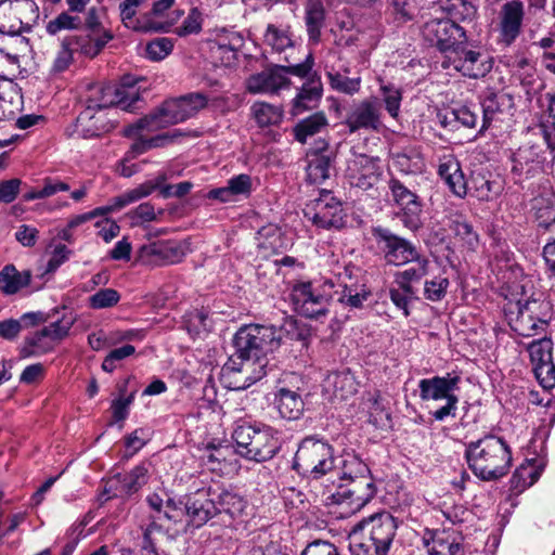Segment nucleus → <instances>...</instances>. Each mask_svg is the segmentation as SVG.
Returning <instances> with one entry per match:
<instances>
[{
  "label": "nucleus",
  "instance_id": "nucleus-1",
  "mask_svg": "<svg viewBox=\"0 0 555 555\" xmlns=\"http://www.w3.org/2000/svg\"><path fill=\"white\" fill-rule=\"evenodd\" d=\"M282 345L281 330L274 326L249 324L233 337L235 352L221 369L224 386L243 390L260 380L278 366L275 353Z\"/></svg>",
  "mask_w": 555,
  "mask_h": 555
},
{
  "label": "nucleus",
  "instance_id": "nucleus-2",
  "mask_svg": "<svg viewBox=\"0 0 555 555\" xmlns=\"http://www.w3.org/2000/svg\"><path fill=\"white\" fill-rule=\"evenodd\" d=\"M422 36L429 46L441 52L443 69H453L477 79L492 68V61L487 54L467 48L466 30L451 18L427 21L422 27Z\"/></svg>",
  "mask_w": 555,
  "mask_h": 555
},
{
  "label": "nucleus",
  "instance_id": "nucleus-3",
  "mask_svg": "<svg viewBox=\"0 0 555 555\" xmlns=\"http://www.w3.org/2000/svg\"><path fill=\"white\" fill-rule=\"evenodd\" d=\"M465 459L473 474L482 481H496L506 476L513 460L507 442L494 435L467 443Z\"/></svg>",
  "mask_w": 555,
  "mask_h": 555
},
{
  "label": "nucleus",
  "instance_id": "nucleus-4",
  "mask_svg": "<svg viewBox=\"0 0 555 555\" xmlns=\"http://www.w3.org/2000/svg\"><path fill=\"white\" fill-rule=\"evenodd\" d=\"M207 103V96L201 92H192L179 98L168 99L151 114L141 118L134 125L125 128L122 133L126 137H130L143 129L155 131L183 122L206 107Z\"/></svg>",
  "mask_w": 555,
  "mask_h": 555
},
{
  "label": "nucleus",
  "instance_id": "nucleus-5",
  "mask_svg": "<svg viewBox=\"0 0 555 555\" xmlns=\"http://www.w3.org/2000/svg\"><path fill=\"white\" fill-rule=\"evenodd\" d=\"M232 439L238 455L257 463L273 459L282 446L279 431L264 424H236Z\"/></svg>",
  "mask_w": 555,
  "mask_h": 555
},
{
  "label": "nucleus",
  "instance_id": "nucleus-6",
  "mask_svg": "<svg viewBox=\"0 0 555 555\" xmlns=\"http://www.w3.org/2000/svg\"><path fill=\"white\" fill-rule=\"evenodd\" d=\"M193 517L198 525H205L215 516H221L222 521L242 517L247 508V501L238 493L227 489H201L195 492L191 503Z\"/></svg>",
  "mask_w": 555,
  "mask_h": 555
},
{
  "label": "nucleus",
  "instance_id": "nucleus-7",
  "mask_svg": "<svg viewBox=\"0 0 555 555\" xmlns=\"http://www.w3.org/2000/svg\"><path fill=\"white\" fill-rule=\"evenodd\" d=\"M293 468L304 477L319 479L335 468L333 447L315 436L304 438L295 453Z\"/></svg>",
  "mask_w": 555,
  "mask_h": 555
},
{
  "label": "nucleus",
  "instance_id": "nucleus-8",
  "mask_svg": "<svg viewBox=\"0 0 555 555\" xmlns=\"http://www.w3.org/2000/svg\"><path fill=\"white\" fill-rule=\"evenodd\" d=\"M313 56L308 53L298 64L274 65L261 73L250 76L247 80V90L250 93H275L280 89L288 88L289 75L299 78L308 77L313 67Z\"/></svg>",
  "mask_w": 555,
  "mask_h": 555
},
{
  "label": "nucleus",
  "instance_id": "nucleus-9",
  "mask_svg": "<svg viewBox=\"0 0 555 555\" xmlns=\"http://www.w3.org/2000/svg\"><path fill=\"white\" fill-rule=\"evenodd\" d=\"M140 100L139 88L128 79L121 85H93L88 89L85 102L89 109H115L132 112Z\"/></svg>",
  "mask_w": 555,
  "mask_h": 555
},
{
  "label": "nucleus",
  "instance_id": "nucleus-10",
  "mask_svg": "<svg viewBox=\"0 0 555 555\" xmlns=\"http://www.w3.org/2000/svg\"><path fill=\"white\" fill-rule=\"evenodd\" d=\"M460 380L461 377L454 373L420 380V397L423 401L446 400L444 405L431 412L436 421L443 422L448 417H455L459 397L454 391L459 388Z\"/></svg>",
  "mask_w": 555,
  "mask_h": 555
},
{
  "label": "nucleus",
  "instance_id": "nucleus-11",
  "mask_svg": "<svg viewBox=\"0 0 555 555\" xmlns=\"http://www.w3.org/2000/svg\"><path fill=\"white\" fill-rule=\"evenodd\" d=\"M39 18L38 5L33 0L0 2V33L20 35L28 31L30 24Z\"/></svg>",
  "mask_w": 555,
  "mask_h": 555
},
{
  "label": "nucleus",
  "instance_id": "nucleus-12",
  "mask_svg": "<svg viewBox=\"0 0 555 555\" xmlns=\"http://www.w3.org/2000/svg\"><path fill=\"white\" fill-rule=\"evenodd\" d=\"M388 189L395 205L400 208L397 216L404 228L412 232L420 230L423 225V204L420 196L396 177L389 179Z\"/></svg>",
  "mask_w": 555,
  "mask_h": 555
},
{
  "label": "nucleus",
  "instance_id": "nucleus-13",
  "mask_svg": "<svg viewBox=\"0 0 555 555\" xmlns=\"http://www.w3.org/2000/svg\"><path fill=\"white\" fill-rule=\"evenodd\" d=\"M291 299L297 313L317 319L328 312L331 295L312 282H299L293 286Z\"/></svg>",
  "mask_w": 555,
  "mask_h": 555
},
{
  "label": "nucleus",
  "instance_id": "nucleus-14",
  "mask_svg": "<svg viewBox=\"0 0 555 555\" xmlns=\"http://www.w3.org/2000/svg\"><path fill=\"white\" fill-rule=\"evenodd\" d=\"M372 234L387 263L403 266L417 258L418 250L408 240L392 233L384 227H375Z\"/></svg>",
  "mask_w": 555,
  "mask_h": 555
},
{
  "label": "nucleus",
  "instance_id": "nucleus-15",
  "mask_svg": "<svg viewBox=\"0 0 555 555\" xmlns=\"http://www.w3.org/2000/svg\"><path fill=\"white\" fill-rule=\"evenodd\" d=\"M376 493V486L372 476L341 482L330 499L333 504L346 505L348 512L354 513L365 506Z\"/></svg>",
  "mask_w": 555,
  "mask_h": 555
},
{
  "label": "nucleus",
  "instance_id": "nucleus-16",
  "mask_svg": "<svg viewBox=\"0 0 555 555\" xmlns=\"http://www.w3.org/2000/svg\"><path fill=\"white\" fill-rule=\"evenodd\" d=\"M117 124V109L85 108L76 118L75 132L83 139L98 138L111 132Z\"/></svg>",
  "mask_w": 555,
  "mask_h": 555
},
{
  "label": "nucleus",
  "instance_id": "nucleus-17",
  "mask_svg": "<svg viewBox=\"0 0 555 555\" xmlns=\"http://www.w3.org/2000/svg\"><path fill=\"white\" fill-rule=\"evenodd\" d=\"M305 216L322 229H339L344 225L343 206L331 193L322 194L312 205L307 206Z\"/></svg>",
  "mask_w": 555,
  "mask_h": 555
},
{
  "label": "nucleus",
  "instance_id": "nucleus-18",
  "mask_svg": "<svg viewBox=\"0 0 555 555\" xmlns=\"http://www.w3.org/2000/svg\"><path fill=\"white\" fill-rule=\"evenodd\" d=\"M344 124L349 133L359 130L377 131L382 127V105L377 99H366L353 104Z\"/></svg>",
  "mask_w": 555,
  "mask_h": 555
},
{
  "label": "nucleus",
  "instance_id": "nucleus-19",
  "mask_svg": "<svg viewBox=\"0 0 555 555\" xmlns=\"http://www.w3.org/2000/svg\"><path fill=\"white\" fill-rule=\"evenodd\" d=\"M147 467L141 464L127 474H116L106 481L104 493L107 499L129 496L147 482Z\"/></svg>",
  "mask_w": 555,
  "mask_h": 555
},
{
  "label": "nucleus",
  "instance_id": "nucleus-20",
  "mask_svg": "<svg viewBox=\"0 0 555 555\" xmlns=\"http://www.w3.org/2000/svg\"><path fill=\"white\" fill-rule=\"evenodd\" d=\"M185 249L180 242L164 241L144 245L140 250L141 260L150 266H167L180 262Z\"/></svg>",
  "mask_w": 555,
  "mask_h": 555
},
{
  "label": "nucleus",
  "instance_id": "nucleus-21",
  "mask_svg": "<svg viewBox=\"0 0 555 555\" xmlns=\"http://www.w3.org/2000/svg\"><path fill=\"white\" fill-rule=\"evenodd\" d=\"M351 184L362 190L373 188L383 173L379 157L358 155L348 168Z\"/></svg>",
  "mask_w": 555,
  "mask_h": 555
},
{
  "label": "nucleus",
  "instance_id": "nucleus-22",
  "mask_svg": "<svg viewBox=\"0 0 555 555\" xmlns=\"http://www.w3.org/2000/svg\"><path fill=\"white\" fill-rule=\"evenodd\" d=\"M166 179V175H159L154 181H146L139 186L125 192L124 194L113 198V203L111 205L98 207L92 211H89V215H91V219H93L95 217L104 216L108 212L121 209L131 203L149 196L153 191L159 189Z\"/></svg>",
  "mask_w": 555,
  "mask_h": 555
},
{
  "label": "nucleus",
  "instance_id": "nucleus-23",
  "mask_svg": "<svg viewBox=\"0 0 555 555\" xmlns=\"http://www.w3.org/2000/svg\"><path fill=\"white\" fill-rule=\"evenodd\" d=\"M361 525L387 553L396 535L398 524L389 512H380L363 519Z\"/></svg>",
  "mask_w": 555,
  "mask_h": 555
},
{
  "label": "nucleus",
  "instance_id": "nucleus-24",
  "mask_svg": "<svg viewBox=\"0 0 555 555\" xmlns=\"http://www.w3.org/2000/svg\"><path fill=\"white\" fill-rule=\"evenodd\" d=\"M524 20V4L512 0L502 5L500 12V40L506 46L512 44L519 36Z\"/></svg>",
  "mask_w": 555,
  "mask_h": 555
},
{
  "label": "nucleus",
  "instance_id": "nucleus-25",
  "mask_svg": "<svg viewBox=\"0 0 555 555\" xmlns=\"http://www.w3.org/2000/svg\"><path fill=\"white\" fill-rule=\"evenodd\" d=\"M251 192V177L246 173H240L230 178L225 186L210 190L207 194V198L216 199L221 203H232L249 197Z\"/></svg>",
  "mask_w": 555,
  "mask_h": 555
},
{
  "label": "nucleus",
  "instance_id": "nucleus-26",
  "mask_svg": "<svg viewBox=\"0 0 555 555\" xmlns=\"http://www.w3.org/2000/svg\"><path fill=\"white\" fill-rule=\"evenodd\" d=\"M146 0H124L119 4L120 18L127 28L140 31H159L165 29V25L157 21L150 18L146 13L137 17L138 9Z\"/></svg>",
  "mask_w": 555,
  "mask_h": 555
},
{
  "label": "nucleus",
  "instance_id": "nucleus-27",
  "mask_svg": "<svg viewBox=\"0 0 555 555\" xmlns=\"http://www.w3.org/2000/svg\"><path fill=\"white\" fill-rule=\"evenodd\" d=\"M302 79H306V81L294 98L289 111L293 116H298L313 108L322 96V82L312 69L309 76Z\"/></svg>",
  "mask_w": 555,
  "mask_h": 555
},
{
  "label": "nucleus",
  "instance_id": "nucleus-28",
  "mask_svg": "<svg viewBox=\"0 0 555 555\" xmlns=\"http://www.w3.org/2000/svg\"><path fill=\"white\" fill-rule=\"evenodd\" d=\"M359 382L349 369L330 373L324 380V390L333 399L347 400L358 392Z\"/></svg>",
  "mask_w": 555,
  "mask_h": 555
},
{
  "label": "nucleus",
  "instance_id": "nucleus-29",
  "mask_svg": "<svg viewBox=\"0 0 555 555\" xmlns=\"http://www.w3.org/2000/svg\"><path fill=\"white\" fill-rule=\"evenodd\" d=\"M332 165L333 152L327 149L325 142H322V146L308 154V165L306 168L308 181L313 184H320L328 179Z\"/></svg>",
  "mask_w": 555,
  "mask_h": 555
},
{
  "label": "nucleus",
  "instance_id": "nucleus-30",
  "mask_svg": "<svg viewBox=\"0 0 555 555\" xmlns=\"http://www.w3.org/2000/svg\"><path fill=\"white\" fill-rule=\"evenodd\" d=\"M244 46V38L237 33L218 36L211 46L212 56L223 66H232L237 61V53Z\"/></svg>",
  "mask_w": 555,
  "mask_h": 555
},
{
  "label": "nucleus",
  "instance_id": "nucleus-31",
  "mask_svg": "<svg viewBox=\"0 0 555 555\" xmlns=\"http://www.w3.org/2000/svg\"><path fill=\"white\" fill-rule=\"evenodd\" d=\"M86 26L90 30V42L83 48V53L95 56L113 38L112 34L102 27L98 10L91 8L87 13Z\"/></svg>",
  "mask_w": 555,
  "mask_h": 555
},
{
  "label": "nucleus",
  "instance_id": "nucleus-32",
  "mask_svg": "<svg viewBox=\"0 0 555 555\" xmlns=\"http://www.w3.org/2000/svg\"><path fill=\"white\" fill-rule=\"evenodd\" d=\"M438 172L455 196L463 198L467 195V181L456 159L450 158L441 163Z\"/></svg>",
  "mask_w": 555,
  "mask_h": 555
},
{
  "label": "nucleus",
  "instance_id": "nucleus-33",
  "mask_svg": "<svg viewBox=\"0 0 555 555\" xmlns=\"http://www.w3.org/2000/svg\"><path fill=\"white\" fill-rule=\"evenodd\" d=\"M412 266L403 271H399L395 274L393 284L402 287L405 292L412 293L415 289L413 284L421 282V280L427 275L429 261L428 259L417 254V258L410 260Z\"/></svg>",
  "mask_w": 555,
  "mask_h": 555
},
{
  "label": "nucleus",
  "instance_id": "nucleus-34",
  "mask_svg": "<svg viewBox=\"0 0 555 555\" xmlns=\"http://www.w3.org/2000/svg\"><path fill=\"white\" fill-rule=\"evenodd\" d=\"M448 227L463 247L470 251L476 250L479 245V235L462 214L451 215L448 218Z\"/></svg>",
  "mask_w": 555,
  "mask_h": 555
},
{
  "label": "nucleus",
  "instance_id": "nucleus-35",
  "mask_svg": "<svg viewBox=\"0 0 555 555\" xmlns=\"http://www.w3.org/2000/svg\"><path fill=\"white\" fill-rule=\"evenodd\" d=\"M351 555H387V552L361 525H357L349 534Z\"/></svg>",
  "mask_w": 555,
  "mask_h": 555
},
{
  "label": "nucleus",
  "instance_id": "nucleus-36",
  "mask_svg": "<svg viewBox=\"0 0 555 555\" xmlns=\"http://www.w3.org/2000/svg\"><path fill=\"white\" fill-rule=\"evenodd\" d=\"M428 555H464L461 538L447 531L436 532L426 543Z\"/></svg>",
  "mask_w": 555,
  "mask_h": 555
},
{
  "label": "nucleus",
  "instance_id": "nucleus-37",
  "mask_svg": "<svg viewBox=\"0 0 555 555\" xmlns=\"http://www.w3.org/2000/svg\"><path fill=\"white\" fill-rule=\"evenodd\" d=\"M194 499L195 493L188 496L185 503L176 502L173 499L168 498L162 513L164 518L173 524H182L183 521H188L196 528L202 527L203 525H198L193 517V513H191V503L194 501Z\"/></svg>",
  "mask_w": 555,
  "mask_h": 555
},
{
  "label": "nucleus",
  "instance_id": "nucleus-38",
  "mask_svg": "<svg viewBox=\"0 0 555 555\" xmlns=\"http://www.w3.org/2000/svg\"><path fill=\"white\" fill-rule=\"evenodd\" d=\"M30 280L28 271L20 272L13 264H7L0 271V289L5 295H13L28 286Z\"/></svg>",
  "mask_w": 555,
  "mask_h": 555
},
{
  "label": "nucleus",
  "instance_id": "nucleus-39",
  "mask_svg": "<svg viewBox=\"0 0 555 555\" xmlns=\"http://www.w3.org/2000/svg\"><path fill=\"white\" fill-rule=\"evenodd\" d=\"M276 406L283 418L297 420L304 411V401L296 391L281 388L276 395Z\"/></svg>",
  "mask_w": 555,
  "mask_h": 555
},
{
  "label": "nucleus",
  "instance_id": "nucleus-40",
  "mask_svg": "<svg viewBox=\"0 0 555 555\" xmlns=\"http://www.w3.org/2000/svg\"><path fill=\"white\" fill-rule=\"evenodd\" d=\"M328 126V120L323 112H317L307 118L300 120L293 129L295 139L300 143L307 140Z\"/></svg>",
  "mask_w": 555,
  "mask_h": 555
},
{
  "label": "nucleus",
  "instance_id": "nucleus-41",
  "mask_svg": "<svg viewBox=\"0 0 555 555\" xmlns=\"http://www.w3.org/2000/svg\"><path fill=\"white\" fill-rule=\"evenodd\" d=\"M325 11L321 0H308L306 5V26L309 39L318 42L324 25Z\"/></svg>",
  "mask_w": 555,
  "mask_h": 555
},
{
  "label": "nucleus",
  "instance_id": "nucleus-42",
  "mask_svg": "<svg viewBox=\"0 0 555 555\" xmlns=\"http://www.w3.org/2000/svg\"><path fill=\"white\" fill-rule=\"evenodd\" d=\"M53 348V340L40 330L25 338L20 354L22 358L37 357L51 351Z\"/></svg>",
  "mask_w": 555,
  "mask_h": 555
},
{
  "label": "nucleus",
  "instance_id": "nucleus-43",
  "mask_svg": "<svg viewBox=\"0 0 555 555\" xmlns=\"http://www.w3.org/2000/svg\"><path fill=\"white\" fill-rule=\"evenodd\" d=\"M513 99L506 93H490L482 101V128H486L498 113L511 108Z\"/></svg>",
  "mask_w": 555,
  "mask_h": 555
},
{
  "label": "nucleus",
  "instance_id": "nucleus-44",
  "mask_svg": "<svg viewBox=\"0 0 555 555\" xmlns=\"http://www.w3.org/2000/svg\"><path fill=\"white\" fill-rule=\"evenodd\" d=\"M87 44H82L80 39L77 36H69L63 39L61 49L59 50L56 57L53 63L54 72H64L73 61L74 51L81 49L83 52V48Z\"/></svg>",
  "mask_w": 555,
  "mask_h": 555
},
{
  "label": "nucleus",
  "instance_id": "nucleus-45",
  "mask_svg": "<svg viewBox=\"0 0 555 555\" xmlns=\"http://www.w3.org/2000/svg\"><path fill=\"white\" fill-rule=\"evenodd\" d=\"M341 482L372 476L367 465L356 455L348 454L341 462L338 473Z\"/></svg>",
  "mask_w": 555,
  "mask_h": 555
},
{
  "label": "nucleus",
  "instance_id": "nucleus-46",
  "mask_svg": "<svg viewBox=\"0 0 555 555\" xmlns=\"http://www.w3.org/2000/svg\"><path fill=\"white\" fill-rule=\"evenodd\" d=\"M509 324L514 332L524 337L538 335L545 330L544 325L540 322H535V320L520 307H518L517 314L511 320Z\"/></svg>",
  "mask_w": 555,
  "mask_h": 555
},
{
  "label": "nucleus",
  "instance_id": "nucleus-47",
  "mask_svg": "<svg viewBox=\"0 0 555 555\" xmlns=\"http://www.w3.org/2000/svg\"><path fill=\"white\" fill-rule=\"evenodd\" d=\"M517 307H520L530 317L540 322L545 327L551 319V305L546 300L528 299L525 301L519 300Z\"/></svg>",
  "mask_w": 555,
  "mask_h": 555
},
{
  "label": "nucleus",
  "instance_id": "nucleus-48",
  "mask_svg": "<svg viewBox=\"0 0 555 555\" xmlns=\"http://www.w3.org/2000/svg\"><path fill=\"white\" fill-rule=\"evenodd\" d=\"M263 41L276 52H282L293 46L288 29L280 28L273 24L267 26Z\"/></svg>",
  "mask_w": 555,
  "mask_h": 555
},
{
  "label": "nucleus",
  "instance_id": "nucleus-49",
  "mask_svg": "<svg viewBox=\"0 0 555 555\" xmlns=\"http://www.w3.org/2000/svg\"><path fill=\"white\" fill-rule=\"evenodd\" d=\"M251 109L260 127L276 125L282 120V109L278 106L268 103H255Z\"/></svg>",
  "mask_w": 555,
  "mask_h": 555
},
{
  "label": "nucleus",
  "instance_id": "nucleus-50",
  "mask_svg": "<svg viewBox=\"0 0 555 555\" xmlns=\"http://www.w3.org/2000/svg\"><path fill=\"white\" fill-rule=\"evenodd\" d=\"M527 350L533 369L539 364L542 365L552 361V340L548 338H541L531 341L528 345Z\"/></svg>",
  "mask_w": 555,
  "mask_h": 555
},
{
  "label": "nucleus",
  "instance_id": "nucleus-51",
  "mask_svg": "<svg viewBox=\"0 0 555 555\" xmlns=\"http://www.w3.org/2000/svg\"><path fill=\"white\" fill-rule=\"evenodd\" d=\"M473 195L479 201H490L500 193L501 186L498 182L487 179L478 173L473 177Z\"/></svg>",
  "mask_w": 555,
  "mask_h": 555
},
{
  "label": "nucleus",
  "instance_id": "nucleus-52",
  "mask_svg": "<svg viewBox=\"0 0 555 555\" xmlns=\"http://www.w3.org/2000/svg\"><path fill=\"white\" fill-rule=\"evenodd\" d=\"M20 69V56L0 46V80L12 81Z\"/></svg>",
  "mask_w": 555,
  "mask_h": 555
},
{
  "label": "nucleus",
  "instance_id": "nucleus-53",
  "mask_svg": "<svg viewBox=\"0 0 555 555\" xmlns=\"http://www.w3.org/2000/svg\"><path fill=\"white\" fill-rule=\"evenodd\" d=\"M539 478V473L531 465H520L511 478L512 488L518 492L531 487Z\"/></svg>",
  "mask_w": 555,
  "mask_h": 555
},
{
  "label": "nucleus",
  "instance_id": "nucleus-54",
  "mask_svg": "<svg viewBox=\"0 0 555 555\" xmlns=\"http://www.w3.org/2000/svg\"><path fill=\"white\" fill-rule=\"evenodd\" d=\"M370 296L371 292L364 285H345L339 301L351 308H361Z\"/></svg>",
  "mask_w": 555,
  "mask_h": 555
},
{
  "label": "nucleus",
  "instance_id": "nucleus-55",
  "mask_svg": "<svg viewBox=\"0 0 555 555\" xmlns=\"http://www.w3.org/2000/svg\"><path fill=\"white\" fill-rule=\"evenodd\" d=\"M449 14L456 22H473L477 14V9L469 0H451Z\"/></svg>",
  "mask_w": 555,
  "mask_h": 555
},
{
  "label": "nucleus",
  "instance_id": "nucleus-56",
  "mask_svg": "<svg viewBox=\"0 0 555 555\" xmlns=\"http://www.w3.org/2000/svg\"><path fill=\"white\" fill-rule=\"evenodd\" d=\"M369 410H370V421L376 426L385 425V422L390 420V414L386 409L384 399L379 391H375L369 398Z\"/></svg>",
  "mask_w": 555,
  "mask_h": 555
},
{
  "label": "nucleus",
  "instance_id": "nucleus-57",
  "mask_svg": "<svg viewBox=\"0 0 555 555\" xmlns=\"http://www.w3.org/2000/svg\"><path fill=\"white\" fill-rule=\"evenodd\" d=\"M547 102L546 118L542 124L544 139L548 146L555 141V92H547L544 95Z\"/></svg>",
  "mask_w": 555,
  "mask_h": 555
},
{
  "label": "nucleus",
  "instance_id": "nucleus-58",
  "mask_svg": "<svg viewBox=\"0 0 555 555\" xmlns=\"http://www.w3.org/2000/svg\"><path fill=\"white\" fill-rule=\"evenodd\" d=\"M120 299L119 293L114 288H102L89 297L92 309H106L114 307Z\"/></svg>",
  "mask_w": 555,
  "mask_h": 555
},
{
  "label": "nucleus",
  "instance_id": "nucleus-59",
  "mask_svg": "<svg viewBox=\"0 0 555 555\" xmlns=\"http://www.w3.org/2000/svg\"><path fill=\"white\" fill-rule=\"evenodd\" d=\"M450 282L447 278L435 276L424 283V296L430 301H440L447 294Z\"/></svg>",
  "mask_w": 555,
  "mask_h": 555
},
{
  "label": "nucleus",
  "instance_id": "nucleus-60",
  "mask_svg": "<svg viewBox=\"0 0 555 555\" xmlns=\"http://www.w3.org/2000/svg\"><path fill=\"white\" fill-rule=\"evenodd\" d=\"M81 25L79 16L69 15L67 12L59 14L54 20L47 24V33L49 35H56L63 29H77Z\"/></svg>",
  "mask_w": 555,
  "mask_h": 555
},
{
  "label": "nucleus",
  "instance_id": "nucleus-61",
  "mask_svg": "<svg viewBox=\"0 0 555 555\" xmlns=\"http://www.w3.org/2000/svg\"><path fill=\"white\" fill-rule=\"evenodd\" d=\"M328 79L333 89L347 94H353L360 88V78H349L339 73H328Z\"/></svg>",
  "mask_w": 555,
  "mask_h": 555
},
{
  "label": "nucleus",
  "instance_id": "nucleus-62",
  "mask_svg": "<svg viewBox=\"0 0 555 555\" xmlns=\"http://www.w3.org/2000/svg\"><path fill=\"white\" fill-rule=\"evenodd\" d=\"M389 297L392 304L403 311L404 317H409V304L417 298V291L412 289V293H408L402 287L393 285L389 288Z\"/></svg>",
  "mask_w": 555,
  "mask_h": 555
},
{
  "label": "nucleus",
  "instance_id": "nucleus-63",
  "mask_svg": "<svg viewBox=\"0 0 555 555\" xmlns=\"http://www.w3.org/2000/svg\"><path fill=\"white\" fill-rule=\"evenodd\" d=\"M380 91L383 94V100L385 102V106L387 112L391 117H397L400 109V104L402 100V94L400 89L388 85V86H382Z\"/></svg>",
  "mask_w": 555,
  "mask_h": 555
},
{
  "label": "nucleus",
  "instance_id": "nucleus-64",
  "mask_svg": "<svg viewBox=\"0 0 555 555\" xmlns=\"http://www.w3.org/2000/svg\"><path fill=\"white\" fill-rule=\"evenodd\" d=\"M173 44L169 38H157L146 46V55L152 61L165 59L171 51Z\"/></svg>",
  "mask_w": 555,
  "mask_h": 555
}]
</instances>
